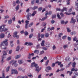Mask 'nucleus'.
<instances>
[{"label":"nucleus","mask_w":78,"mask_h":78,"mask_svg":"<svg viewBox=\"0 0 78 78\" xmlns=\"http://www.w3.org/2000/svg\"><path fill=\"white\" fill-rule=\"evenodd\" d=\"M12 53V50H10L9 51V54H11Z\"/></svg>","instance_id":"obj_49"},{"label":"nucleus","mask_w":78,"mask_h":78,"mask_svg":"<svg viewBox=\"0 0 78 78\" xmlns=\"http://www.w3.org/2000/svg\"><path fill=\"white\" fill-rule=\"evenodd\" d=\"M45 44V41L43 40L42 41V43H41V46H44Z\"/></svg>","instance_id":"obj_20"},{"label":"nucleus","mask_w":78,"mask_h":78,"mask_svg":"<svg viewBox=\"0 0 78 78\" xmlns=\"http://www.w3.org/2000/svg\"><path fill=\"white\" fill-rule=\"evenodd\" d=\"M4 37H5V34H1L0 35V38H1V39H2V38H4Z\"/></svg>","instance_id":"obj_13"},{"label":"nucleus","mask_w":78,"mask_h":78,"mask_svg":"<svg viewBox=\"0 0 78 78\" xmlns=\"http://www.w3.org/2000/svg\"><path fill=\"white\" fill-rule=\"evenodd\" d=\"M52 13V12H51V11H50L48 13V15H51V14Z\"/></svg>","instance_id":"obj_58"},{"label":"nucleus","mask_w":78,"mask_h":78,"mask_svg":"<svg viewBox=\"0 0 78 78\" xmlns=\"http://www.w3.org/2000/svg\"><path fill=\"white\" fill-rule=\"evenodd\" d=\"M46 69H46L45 70L47 72H49V71L47 70H51V68L50 66H48L46 67Z\"/></svg>","instance_id":"obj_10"},{"label":"nucleus","mask_w":78,"mask_h":78,"mask_svg":"<svg viewBox=\"0 0 78 78\" xmlns=\"http://www.w3.org/2000/svg\"><path fill=\"white\" fill-rule=\"evenodd\" d=\"M21 57V55H18L16 56L15 57V59H19V58H20Z\"/></svg>","instance_id":"obj_12"},{"label":"nucleus","mask_w":78,"mask_h":78,"mask_svg":"<svg viewBox=\"0 0 78 78\" xmlns=\"http://www.w3.org/2000/svg\"><path fill=\"white\" fill-rule=\"evenodd\" d=\"M6 25H3L2 26H1L0 27V32H5V31H6L8 30L7 28H6L4 27H5Z\"/></svg>","instance_id":"obj_3"},{"label":"nucleus","mask_w":78,"mask_h":78,"mask_svg":"<svg viewBox=\"0 0 78 78\" xmlns=\"http://www.w3.org/2000/svg\"><path fill=\"white\" fill-rule=\"evenodd\" d=\"M43 50H47V48L45 47H43L42 48Z\"/></svg>","instance_id":"obj_42"},{"label":"nucleus","mask_w":78,"mask_h":78,"mask_svg":"<svg viewBox=\"0 0 78 78\" xmlns=\"http://www.w3.org/2000/svg\"><path fill=\"white\" fill-rule=\"evenodd\" d=\"M25 23H26L25 25V28L27 29L28 28V25L29 24V21L27 20L25 21Z\"/></svg>","instance_id":"obj_9"},{"label":"nucleus","mask_w":78,"mask_h":78,"mask_svg":"<svg viewBox=\"0 0 78 78\" xmlns=\"http://www.w3.org/2000/svg\"><path fill=\"white\" fill-rule=\"evenodd\" d=\"M5 19H8V18H9V16L7 15L6 16H5Z\"/></svg>","instance_id":"obj_53"},{"label":"nucleus","mask_w":78,"mask_h":78,"mask_svg":"<svg viewBox=\"0 0 78 78\" xmlns=\"http://www.w3.org/2000/svg\"><path fill=\"white\" fill-rule=\"evenodd\" d=\"M65 69V68H62L60 70V72H61L62 71H63V70H64Z\"/></svg>","instance_id":"obj_54"},{"label":"nucleus","mask_w":78,"mask_h":78,"mask_svg":"<svg viewBox=\"0 0 78 78\" xmlns=\"http://www.w3.org/2000/svg\"><path fill=\"white\" fill-rule=\"evenodd\" d=\"M44 34H41V38H44Z\"/></svg>","instance_id":"obj_40"},{"label":"nucleus","mask_w":78,"mask_h":78,"mask_svg":"<svg viewBox=\"0 0 78 78\" xmlns=\"http://www.w3.org/2000/svg\"><path fill=\"white\" fill-rule=\"evenodd\" d=\"M31 3L32 5H34V0H32L31 1Z\"/></svg>","instance_id":"obj_41"},{"label":"nucleus","mask_w":78,"mask_h":78,"mask_svg":"<svg viewBox=\"0 0 78 78\" xmlns=\"http://www.w3.org/2000/svg\"><path fill=\"white\" fill-rule=\"evenodd\" d=\"M33 25V23H31L29 25V27H31Z\"/></svg>","instance_id":"obj_33"},{"label":"nucleus","mask_w":78,"mask_h":78,"mask_svg":"<svg viewBox=\"0 0 78 78\" xmlns=\"http://www.w3.org/2000/svg\"><path fill=\"white\" fill-rule=\"evenodd\" d=\"M75 68L74 67L72 68L71 69V72H73V71H75Z\"/></svg>","instance_id":"obj_47"},{"label":"nucleus","mask_w":78,"mask_h":78,"mask_svg":"<svg viewBox=\"0 0 78 78\" xmlns=\"http://www.w3.org/2000/svg\"><path fill=\"white\" fill-rule=\"evenodd\" d=\"M18 33L17 32V31H16L13 33V34H14V35H17Z\"/></svg>","instance_id":"obj_43"},{"label":"nucleus","mask_w":78,"mask_h":78,"mask_svg":"<svg viewBox=\"0 0 78 78\" xmlns=\"http://www.w3.org/2000/svg\"><path fill=\"white\" fill-rule=\"evenodd\" d=\"M52 48L53 50H55V49H56V46H55V45H54L53 47H52Z\"/></svg>","instance_id":"obj_62"},{"label":"nucleus","mask_w":78,"mask_h":78,"mask_svg":"<svg viewBox=\"0 0 78 78\" xmlns=\"http://www.w3.org/2000/svg\"><path fill=\"white\" fill-rule=\"evenodd\" d=\"M12 20H9L8 21V23L9 24V25H10V24H11V23H12Z\"/></svg>","instance_id":"obj_23"},{"label":"nucleus","mask_w":78,"mask_h":78,"mask_svg":"<svg viewBox=\"0 0 78 78\" xmlns=\"http://www.w3.org/2000/svg\"><path fill=\"white\" fill-rule=\"evenodd\" d=\"M31 67H33L34 66L36 68V69L35 71L36 72H39L41 69H42V68L40 67V68H39V66L38 65L36 64L34 62H33L31 63Z\"/></svg>","instance_id":"obj_1"},{"label":"nucleus","mask_w":78,"mask_h":78,"mask_svg":"<svg viewBox=\"0 0 78 78\" xmlns=\"http://www.w3.org/2000/svg\"><path fill=\"white\" fill-rule=\"evenodd\" d=\"M65 23V22H64V21L62 20L61 21V23L62 24V25H63L64 23Z\"/></svg>","instance_id":"obj_56"},{"label":"nucleus","mask_w":78,"mask_h":78,"mask_svg":"<svg viewBox=\"0 0 78 78\" xmlns=\"http://www.w3.org/2000/svg\"><path fill=\"white\" fill-rule=\"evenodd\" d=\"M33 37V34H30L29 35V38L31 39Z\"/></svg>","instance_id":"obj_44"},{"label":"nucleus","mask_w":78,"mask_h":78,"mask_svg":"<svg viewBox=\"0 0 78 78\" xmlns=\"http://www.w3.org/2000/svg\"><path fill=\"white\" fill-rule=\"evenodd\" d=\"M16 10L19 9V5H18L16 7Z\"/></svg>","instance_id":"obj_30"},{"label":"nucleus","mask_w":78,"mask_h":78,"mask_svg":"<svg viewBox=\"0 0 78 78\" xmlns=\"http://www.w3.org/2000/svg\"><path fill=\"white\" fill-rule=\"evenodd\" d=\"M56 11H61V9H60V8H56Z\"/></svg>","instance_id":"obj_51"},{"label":"nucleus","mask_w":78,"mask_h":78,"mask_svg":"<svg viewBox=\"0 0 78 78\" xmlns=\"http://www.w3.org/2000/svg\"><path fill=\"white\" fill-rule=\"evenodd\" d=\"M16 62H17V61H15L14 62L12 63V65L14 66V67H17L18 66V64L16 63Z\"/></svg>","instance_id":"obj_8"},{"label":"nucleus","mask_w":78,"mask_h":78,"mask_svg":"<svg viewBox=\"0 0 78 78\" xmlns=\"http://www.w3.org/2000/svg\"><path fill=\"white\" fill-rule=\"evenodd\" d=\"M76 22V20L73 19V17H72L71 19V21L70 22V23H75Z\"/></svg>","instance_id":"obj_6"},{"label":"nucleus","mask_w":78,"mask_h":78,"mask_svg":"<svg viewBox=\"0 0 78 78\" xmlns=\"http://www.w3.org/2000/svg\"><path fill=\"white\" fill-rule=\"evenodd\" d=\"M71 37H68V41H71Z\"/></svg>","instance_id":"obj_61"},{"label":"nucleus","mask_w":78,"mask_h":78,"mask_svg":"<svg viewBox=\"0 0 78 78\" xmlns=\"http://www.w3.org/2000/svg\"><path fill=\"white\" fill-rule=\"evenodd\" d=\"M8 41V39H6L4 41H3V43H5V46H8V43L7 42Z\"/></svg>","instance_id":"obj_7"},{"label":"nucleus","mask_w":78,"mask_h":78,"mask_svg":"<svg viewBox=\"0 0 78 78\" xmlns=\"http://www.w3.org/2000/svg\"><path fill=\"white\" fill-rule=\"evenodd\" d=\"M63 34L62 33H60L58 34V37H61V36H62V35Z\"/></svg>","instance_id":"obj_36"},{"label":"nucleus","mask_w":78,"mask_h":78,"mask_svg":"<svg viewBox=\"0 0 78 78\" xmlns=\"http://www.w3.org/2000/svg\"><path fill=\"white\" fill-rule=\"evenodd\" d=\"M24 34L25 35L27 36L28 35V32L27 31H25L24 32Z\"/></svg>","instance_id":"obj_52"},{"label":"nucleus","mask_w":78,"mask_h":78,"mask_svg":"<svg viewBox=\"0 0 78 78\" xmlns=\"http://www.w3.org/2000/svg\"><path fill=\"white\" fill-rule=\"evenodd\" d=\"M42 9V7H40L38 9V10L39 11H41Z\"/></svg>","instance_id":"obj_45"},{"label":"nucleus","mask_w":78,"mask_h":78,"mask_svg":"<svg viewBox=\"0 0 78 78\" xmlns=\"http://www.w3.org/2000/svg\"><path fill=\"white\" fill-rule=\"evenodd\" d=\"M56 63H52V64L51 65V67H55V64Z\"/></svg>","instance_id":"obj_39"},{"label":"nucleus","mask_w":78,"mask_h":78,"mask_svg":"<svg viewBox=\"0 0 78 78\" xmlns=\"http://www.w3.org/2000/svg\"><path fill=\"white\" fill-rule=\"evenodd\" d=\"M69 59H70V58L69 57H68L66 58L65 60H66V61H69Z\"/></svg>","instance_id":"obj_34"},{"label":"nucleus","mask_w":78,"mask_h":78,"mask_svg":"<svg viewBox=\"0 0 78 78\" xmlns=\"http://www.w3.org/2000/svg\"><path fill=\"white\" fill-rule=\"evenodd\" d=\"M69 46H68V44H66V45H64L63 46V48L64 49H66L67 47H68Z\"/></svg>","instance_id":"obj_27"},{"label":"nucleus","mask_w":78,"mask_h":78,"mask_svg":"<svg viewBox=\"0 0 78 78\" xmlns=\"http://www.w3.org/2000/svg\"><path fill=\"white\" fill-rule=\"evenodd\" d=\"M3 55L2 56V60L1 61V62H4L3 61V60H4V56H6V55H7V53L5 51H3Z\"/></svg>","instance_id":"obj_4"},{"label":"nucleus","mask_w":78,"mask_h":78,"mask_svg":"<svg viewBox=\"0 0 78 78\" xmlns=\"http://www.w3.org/2000/svg\"><path fill=\"white\" fill-rule=\"evenodd\" d=\"M66 37H67L66 36H63L62 37V39H66Z\"/></svg>","instance_id":"obj_50"},{"label":"nucleus","mask_w":78,"mask_h":78,"mask_svg":"<svg viewBox=\"0 0 78 78\" xmlns=\"http://www.w3.org/2000/svg\"><path fill=\"white\" fill-rule=\"evenodd\" d=\"M55 22V20H52L51 21V23H52V24H53V23Z\"/></svg>","instance_id":"obj_63"},{"label":"nucleus","mask_w":78,"mask_h":78,"mask_svg":"<svg viewBox=\"0 0 78 78\" xmlns=\"http://www.w3.org/2000/svg\"><path fill=\"white\" fill-rule=\"evenodd\" d=\"M34 53H37V54H38L39 53V51L38 50H35L34 51Z\"/></svg>","instance_id":"obj_24"},{"label":"nucleus","mask_w":78,"mask_h":78,"mask_svg":"<svg viewBox=\"0 0 78 78\" xmlns=\"http://www.w3.org/2000/svg\"><path fill=\"white\" fill-rule=\"evenodd\" d=\"M33 44V43L30 42V43H28V45L29 46H30V45H32Z\"/></svg>","instance_id":"obj_46"},{"label":"nucleus","mask_w":78,"mask_h":78,"mask_svg":"<svg viewBox=\"0 0 78 78\" xmlns=\"http://www.w3.org/2000/svg\"><path fill=\"white\" fill-rule=\"evenodd\" d=\"M69 73V75H70V76L71 75H72V73H73V72L72 71L70 72V71H68L67 72V74H68V73Z\"/></svg>","instance_id":"obj_17"},{"label":"nucleus","mask_w":78,"mask_h":78,"mask_svg":"<svg viewBox=\"0 0 78 78\" xmlns=\"http://www.w3.org/2000/svg\"><path fill=\"white\" fill-rule=\"evenodd\" d=\"M47 25V23L45 22H43L42 23V26L43 27H45Z\"/></svg>","instance_id":"obj_32"},{"label":"nucleus","mask_w":78,"mask_h":78,"mask_svg":"<svg viewBox=\"0 0 78 78\" xmlns=\"http://www.w3.org/2000/svg\"><path fill=\"white\" fill-rule=\"evenodd\" d=\"M57 16L58 17V19H62V18H61V17L60 16V15H59V13H57Z\"/></svg>","instance_id":"obj_22"},{"label":"nucleus","mask_w":78,"mask_h":78,"mask_svg":"<svg viewBox=\"0 0 78 78\" xmlns=\"http://www.w3.org/2000/svg\"><path fill=\"white\" fill-rule=\"evenodd\" d=\"M55 29V27H52L51 29H50V30H53Z\"/></svg>","instance_id":"obj_60"},{"label":"nucleus","mask_w":78,"mask_h":78,"mask_svg":"<svg viewBox=\"0 0 78 78\" xmlns=\"http://www.w3.org/2000/svg\"><path fill=\"white\" fill-rule=\"evenodd\" d=\"M48 62H49V60H48L46 62L45 64V66H47L48 65Z\"/></svg>","instance_id":"obj_25"},{"label":"nucleus","mask_w":78,"mask_h":78,"mask_svg":"<svg viewBox=\"0 0 78 78\" xmlns=\"http://www.w3.org/2000/svg\"><path fill=\"white\" fill-rule=\"evenodd\" d=\"M11 72H12V73H11V75H12V74H14V73L15 74H18L19 73V72H18V71H17V70L16 69H11Z\"/></svg>","instance_id":"obj_5"},{"label":"nucleus","mask_w":78,"mask_h":78,"mask_svg":"<svg viewBox=\"0 0 78 78\" xmlns=\"http://www.w3.org/2000/svg\"><path fill=\"white\" fill-rule=\"evenodd\" d=\"M48 17V16H45L44 18H42V19L41 20V21H44V20H45L46 19H47V18Z\"/></svg>","instance_id":"obj_18"},{"label":"nucleus","mask_w":78,"mask_h":78,"mask_svg":"<svg viewBox=\"0 0 78 78\" xmlns=\"http://www.w3.org/2000/svg\"><path fill=\"white\" fill-rule=\"evenodd\" d=\"M46 47H49L50 46V43L48 42L46 43Z\"/></svg>","instance_id":"obj_16"},{"label":"nucleus","mask_w":78,"mask_h":78,"mask_svg":"<svg viewBox=\"0 0 78 78\" xmlns=\"http://www.w3.org/2000/svg\"><path fill=\"white\" fill-rule=\"evenodd\" d=\"M28 56H34V53H32V54H30L29 53Z\"/></svg>","instance_id":"obj_48"},{"label":"nucleus","mask_w":78,"mask_h":78,"mask_svg":"<svg viewBox=\"0 0 78 78\" xmlns=\"http://www.w3.org/2000/svg\"><path fill=\"white\" fill-rule=\"evenodd\" d=\"M64 11H67V9H66L65 7H64L63 9H62L61 10V12L62 13V12H64Z\"/></svg>","instance_id":"obj_11"},{"label":"nucleus","mask_w":78,"mask_h":78,"mask_svg":"<svg viewBox=\"0 0 78 78\" xmlns=\"http://www.w3.org/2000/svg\"><path fill=\"white\" fill-rule=\"evenodd\" d=\"M9 68H10V66H9L6 68V72H8L9 70Z\"/></svg>","instance_id":"obj_29"},{"label":"nucleus","mask_w":78,"mask_h":78,"mask_svg":"<svg viewBox=\"0 0 78 78\" xmlns=\"http://www.w3.org/2000/svg\"><path fill=\"white\" fill-rule=\"evenodd\" d=\"M38 8V6H34V7L32 8V10H35V9H37Z\"/></svg>","instance_id":"obj_15"},{"label":"nucleus","mask_w":78,"mask_h":78,"mask_svg":"<svg viewBox=\"0 0 78 78\" xmlns=\"http://www.w3.org/2000/svg\"><path fill=\"white\" fill-rule=\"evenodd\" d=\"M30 12V9L28 8L26 10V12Z\"/></svg>","instance_id":"obj_59"},{"label":"nucleus","mask_w":78,"mask_h":78,"mask_svg":"<svg viewBox=\"0 0 78 78\" xmlns=\"http://www.w3.org/2000/svg\"><path fill=\"white\" fill-rule=\"evenodd\" d=\"M19 49H20V46H18L16 48V51H19Z\"/></svg>","instance_id":"obj_19"},{"label":"nucleus","mask_w":78,"mask_h":78,"mask_svg":"<svg viewBox=\"0 0 78 78\" xmlns=\"http://www.w3.org/2000/svg\"><path fill=\"white\" fill-rule=\"evenodd\" d=\"M37 14V12L36 11H34L33 13L32 14L30 13H28L26 16L27 20H30V18L29 17H33V16H35V14Z\"/></svg>","instance_id":"obj_2"},{"label":"nucleus","mask_w":78,"mask_h":78,"mask_svg":"<svg viewBox=\"0 0 78 78\" xmlns=\"http://www.w3.org/2000/svg\"><path fill=\"white\" fill-rule=\"evenodd\" d=\"M73 41H76L77 40V37H76V36H75L73 38Z\"/></svg>","instance_id":"obj_21"},{"label":"nucleus","mask_w":78,"mask_h":78,"mask_svg":"<svg viewBox=\"0 0 78 78\" xmlns=\"http://www.w3.org/2000/svg\"><path fill=\"white\" fill-rule=\"evenodd\" d=\"M40 47V45L39 44H38L37 45V47H36V48L37 49L38 48H39V47Z\"/></svg>","instance_id":"obj_55"},{"label":"nucleus","mask_w":78,"mask_h":78,"mask_svg":"<svg viewBox=\"0 0 78 78\" xmlns=\"http://www.w3.org/2000/svg\"><path fill=\"white\" fill-rule=\"evenodd\" d=\"M60 15L62 17H64V14H63L62 12H61Z\"/></svg>","instance_id":"obj_38"},{"label":"nucleus","mask_w":78,"mask_h":78,"mask_svg":"<svg viewBox=\"0 0 78 78\" xmlns=\"http://www.w3.org/2000/svg\"><path fill=\"white\" fill-rule=\"evenodd\" d=\"M16 4H20V2H19V0H17L16 1Z\"/></svg>","instance_id":"obj_64"},{"label":"nucleus","mask_w":78,"mask_h":78,"mask_svg":"<svg viewBox=\"0 0 78 78\" xmlns=\"http://www.w3.org/2000/svg\"><path fill=\"white\" fill-rule=\"evenodd\" d=\"M55 64H58V65H60L61 64V62H60L57 61L55 62Z\"/></svg>","instance_id":"obj_26"},{"label":"nucleus","mask_w":78,"mask_h":78,"mask_svg":"<svg viewBox=\"0 0 78 78\" xmlns=\"http://www.w3.org/2000/svg\"><path fill=\"white\" fill-rule=\"evenodd\" d=\"M45 36L46 37H47L49 36V34L48 33H46L45 34Z\"/></svg>","instance_id":"obj_31"},{"label":"nucleus","mask_w":78,"mask_h":78,"mask_svg":"<svg viewBox=\"0 0 78 78\" xmlns=\"http://www.w3.org/2000/svg\"><path fill=\"white\" fill-rule=\"evenodd\" d=\"M67 31L68 32V33H69L71 31V30H70V28L69 27H68L67 28Z\"/></svg>","instance_id":"obj_35"},{"label":"nucleus","mask_w":78,"mask_h":78,"mask_svg":"<svg viewBox=\"0 0 78 78\" xmlns=\"http://www.w3.org/2000/svg\"><path fill=\"white\" fill-rule=\"evenodd\" d=\"M23 61L22 60H18V63H19L20 64H22L23 63Z\"/></svg>","instance_id":"obj_14"},{"label":"nucleus","mask_w":78,"mask_h":78,"mask_svg":"<svg viewBox=\"0 0 78 78\" xmlns=\"http://www.w3.org/2000/svg\"><path fill=\"white\" fill-rule=\"evenodd\" d=\"M46 28V27H44L43 29H42L41 32H44V30H45V28Z\"/></svg>","instance_id":"obj_37"},{"label":"nucleus","mask_w":78,"mask_h":78,"mask_svg":"<svg viewBox=\"0 0 78 78\" xmlns=\"http://www.w3.org/2000/svg\"><path fill=\"white\" fill-rule=\"evenodd\" d=\"M22 68H18V70L19 71H21V70H22Z\"/></svg>","instance_id":"obj_57"},{"label":"nucleus","mask_w":78,"mask_h":78,"mask_svg":"<svg viewBox=\"0 0 78 78\" xmlns=\"http://www.w3.org/2000/svg\"><path fill=\"white\" fill-rule=\"evenodd\" d=\"M75 65H76V63H75V62H74L73 64L72 65V66L73 67L75 68Z\"/></svg>","instance_id":"obj_28"}]
</instances>
